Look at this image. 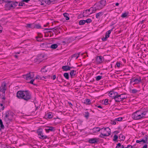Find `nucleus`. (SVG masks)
Wrapping results in <instances>:
<instances>
[{
  "label": "nucleus",
  "instance_id": "1",
  "mask_svg": "<svg viewBox=\"0 0 148 148\" xmlns=\"http://www.w3.org/2000/svg\"><path fill=\"white\" fill-rule=\"evenodd\" d=\"M16 97L19 99H23L28 101L32 99L30 92L28 90H19L16 93Z\"/></svg>",
  "mask_w": 148,
  "mask_h": 148
},
{
  "label": "nucleus",
  "instance_id": "2",
  "mask_svg": "<svg viewBox=\"0 0 148 148\" xmlns=\"http://www.w3.org/2000/svg\"><path fill=\"white\" fill-rule=\"evenodd\" d=\"M1 0H0V1ZM7 3L5 5V8L6 10H10L14 9L17 6L18 2L13 1H9L8 0H2Z\"/></svg>",
  "mask_w": 148,
  "mask_h": 148
},
{
  "label": "nucleus",
  "instance_id": "3",
  "mask_svg": "<svg viewBox=\"0 0 148 148\" xmlns=\"http://www.w3.org/2000/svg\"><path fill=\"white\" fill-rule=\"evenodd\" d=\"M14 113L10 110H8L4 114V120L7 124H8L12 121Z\"/></svg>",
  "mask_w": 148,
  "mask_h": 148
},
{
  "label": "nucleus",
  "instance_id": "4",
  "mask_svg": "<svg viewBox=\"0 0 148 148\" xmlns=\"http://www.w3.org/2000/svg\"><path fill=\"white\" fill-rule=\"evenodd\" d=\"M36 133L38 138L40 139L44 140L48 138L47 136L43 135L42 130L41 128L38 129L36 131Z\"/></svg>",
  "mask_w": 148,
  "mask_h": 148
},
{
  "label": "nucleus",
  "instance_id": "5",
  "mask_svg": "<svg viewBox=\"0 0 148 148\" xmlns=\"http://www.w3.org/2000/svg\"><path fill=\"white\" fill-rule=\"evenodd\" d=\"M106 2V0H101L98 3H95L94 6L96 5L97 7H98V9H101L105 6Z\"/></svg>",
  "mask_w": 148,
  "mask_h": 148
},
{
  "label": "nucleus",
  "instance_id": "6",
  "mask_svg": "<svg viewBox=\"0 0 148 148\" xmlns=\"http://www.w3.org/2000/svg\"><path fill=\"white\" fill-rule=\"evenodd\" d=\"M130 80V83H132L133 82L135 83L133 84V85L135 84H139L140 82H141V77H139L138 78H135V77H132Z\"/></svg>",
  "mask_w": 148,
  "mask_h": 148
},
{
  "label": "nucleus",
  "instance_id": "7",
  "mask_svg": "<svg viewBox=\"0 0 148 148\" xmlns=\"http://www.w3.org/2000/svg\"><path fill=\"white\" fill-rule=\"evenodd\" d=\"M99 139L98 138H89L88 142L90 144H97L98 143Z\"/></svg>",
  "mask_w": 148,
  "mask_h": 148
},
{
  "label": "nucleus",
  "instance_id": "8",
  "mask_svg": "<svg viewBox=\"0 0 148 148\" xmlns=\"http://www.w3.org/2000/svg\"><path fill=\"white\" fill-rule=\"evenodd\" d=\"M6 89V83L5 82H3L2 83L0 87V92H2L4 95Z\"/></svg>",
  "mask_w": 148,
  "mask_h": 148
},
{
  "label": "nucleus",
  "instance_id": "9",
  "mask_svg": "<svg viewBox=\"0 0 148 148\" xmlns=\"http://www.w3.org/2000/svg\"><path fill=\"white\" fill-rule=\"evenodd\" d=\"M114 28V27L110 30L108 31L106 33L105 37H103L102 38V40L103 41H105L107 40L108 38L109 37L110 34L111 32L113 30V29Z\"/></svg>",
  "mask_w": 148,
  "mask_h": 148
},
{
  "label": "nucleus",
  "instance_id": "10",
  "mask_svg": "<svg viewBox=\"0 0 148 148\" xmlns=\"http://www.w3.org/2000/svg\"><path fill=\"white\" fill-rule=\"evenodd\" d=\"M104 60V58L102 56H97L96 57V63L99 64L102 63Z\"/></svg>",
  "mask_w": 148,
  "mask_h": 148
},
{
  "label": "nucleus",
  "instance_id": "11",
  "mask_svg": "<svg viewBox=\"0 0 148 148\" xmlns=\"http://www.w3.org/2000/svg\"><path fill=\"white\" fill-rule=\"evenodd\" d=\"M47 128L45 129V130L47 133H49L50 131L54 132L56 130L55 127L52 126H47Z\"/></svg>",
  "mask_w": 148,
  "mask_h": 148
},
{
  "label": "nucleus",
  "instance_id": "12",
  "mask_svg": "<svg viewBox=\"0 0 148 148\" xmlns=\"http://www.w3.org/2000/svg\"><path fill=\"white\" fill-rule=\"evenodd\" d=\"M103 129V127L100 129L99 127H94L92 129H91L90 130L92 131V132L93 133H96L97 132H99L100 130H101Z\"/></svg>",
  "mask_w": 148,
  "mask_h": 148
},
{
  "label": "nucleus",
  "instance_id": "13",
  "mask_svg": "<svg viewBox=\"0 0 148 148\" xmlns=\"http://www.w3.org/2000/svg\"><path fill=\"white\" fill-rule=\"evenodd\" d=\"M139 111H136L135 112L133 113L132 115V118L134 120H138V113L139 112Z\"/></svg>",
  "mask_w": 148,
  "mask_h": 148
},
{
  "label": "nucleus",
  "instance_id": "14",
  "mask_svg": "<svg viewBox=\"0 0 148 148\" xmlns=\"http://www.w3.org/2000/svg\"><path fill=\"white\" fill-rule=\"evenodd\" d=\"M23 76L24 78L25 79L27 80L32 79V78L31 77L29 73L23 75Z\"/></svg>",
  "mask_w": 148,
  "mask_h": 148
},
{
  "label": "nucleus",
  "instance_id": "15",
  "mask_svg": "<svg viewBox=\"0 0 148 148\" xmlns=\"http://www.w3.org/2000/svg\"><path fill=\"white\" fill-rule=\"evenodd\" d=\"M70 75L71 78L73 77L74 76H75L76 74V71L75 70H71L70 72Z\"/></svg>",
  "mask_w": 148,
  "mask_h": 148
},
{
  "label": "nucleus",
  "instance_id": "16",
  "mask_svg": "<svg viewBox=\"0 0 148 148\" xmlns=\"http://www.w3.org/2000/svg\"><path fill=\"white\" fill-rule=\"evenodd\" d=\"M32 29L34 28H36L37 29H41L42 27L39 24H35L34 23V25H32Z\"/></svg>",
  "mask_w": 148,
  "mask_h": 148
},
{
  "label": "nucleus",
  "instance_id": "17",
  "mask_svg": "<svg viewBox=\"0 0 148 148\" xmlns=\"http://www.w3.org/2000/svg\"><path fill=\"white\" fill-rule=\"evenodd\" d=\"M126 94L125 93L122 94L120 95H119L118 93L117 95H114V99L115 101L116 100L119 99L120 97L121 96Z\"/></svg>",
  "mask_w": 148,
  "mask_h": 148
},
{
  "label": "nucleus",
  "instance_id": "18",
  "mask_svg": "<svg viewBox=\"0 0 148 148\" xmlns=\"http://www.w3.org/2000/svg\"><path fill=\"white\" fill-rule=\"evenodd\" d=\"M66 106L67 107L69 106V107L72 108L73 105L70 101L65 100V106Z\"/></svg>",
  "mask_w": 148,
  "mask_h": 148
},
{
  "label": "nucleus",
  "instance_id": "19",
  "mask_svg": "<svg viewBox=\"0 0 148 148\" xmlns=\"http://www.w3.org/2000/svg\"><path fill=\"white\" fill-rule=\"evenodd\" d=\"M53 116V115L52 113L50 112L48 113L47 114H46L45 116V117L49 119L52 118Z\"/></svg>",
  "mask_w": 148,
  "mask_h": 148
},
{
  "label": "nucleus",
  "instance_id": "20",
  "mask_svg": "<svg viewBox=\"0 0 148 148\" xmlns=\"http://www.w3.org/2000/svg\"><path fill=\"white\" fill-rule=\"evenodd\" d=\"M127 98V96H124L121 97V96L120 97L119 99L118 100H116V102H119L120 101H122L123 100L126 99Z\"/></svg>",
  "mask_w": 148,
  "mask_h": 148
},
{
  "label": "nucleus",
  "instance_id": "21",
  "mask_svg": "<svg viewBox=\"0 0 148 148\" xmlns=\"http://www.w3.org/2000/svg\"><path fill=\"white\" fill-rule=\"evenodd\" d=\"M38 36L36 37V38L37 41H41V40H38V38H42V35L41 33H38Z\"/></svg>",
  "mask_w": 148,
  "mask_h": 148
},
{
  "label": "nucleus",
  "instance_id": "22",
  "mask_svg": "<svg viewBox=\"0 0 148 148\" xmlns=\"http://www.w3.org/2000/svg\"><path fill=\"white\" fill-rule=\"evenodd\" d=\"M75 68L73 66H65V71H68L71 70V69H74Z\"/></svg>",
  "mask_w": 148,
  "mask_h": 148
},
{
  "label": "nucleus",
  "instance_id": "23",
  "mask_svg": "<svg viewBox=\"0 0 148 148\" xmlns=\"http://www.w3.org/2000/svg\"><path fill=\"white\" fill-rule=\"evenodd\" d=\"M141 142H143V144L147 143H146L145 139L144 140L143 139H140V140H137L136 141V143H139L140 144Z\"/></svg>",
  "mask_w": 148,
  "mask_h": 148
},
{
  "label": "nucleus",
  "instance_id": "24",
  "mask_svg": "<svg viewBox=\"0 0 148 148\" xmlns=\"http://www.w3.org/2000/svg\"><path fill=\"white\" fill-rule=\"evenodd\" d=\"M103 12H99L96 14V17L97 18H99L100 17L102 16L103 14Z\"/></svg>",
  "mask_w": 148,
  "mask_h": 148
},
{
  "label": "nucleus",
  "instance_id": "25",
  "mask_svg": "<svg viewBox=\"0 0 148 148\" xmlns=\"http://www.w3.org/2000/svg\"><path fill=\"white\" fill-rule=\"evenodd\" d=\"M37 57L41 62L43 60V58L44 57V55L42 54H40L38 55Z\"/></svg>",
  "mask_w": 148,
  "mask_h": 148
},
{
  "label": "nucleus",
  "instance_id": "26",
  "mask_svg": "<svg viewBox=\"0 0 148 148\" xmlns=\"http://www.w3.org/2000/svg\"><path fill=\"white\" fill-rule=\"evenodd\" d=\"M107 133H108V134L107 135L106 134H103L102 133V132H101V135H102V136H108L110 134V133H111V130L110 129H109V130H107Z\"/></svg>",
  "mask_w": 148,
  "mask_h": 148
},
{
  "label": "nucleus",
  "instance_id": "27",
  "mask_svg": "<svg viewBox=\"0 0 148 148\" xmlns=\"http://www.w3.org/2000/svg\"><path fill=\"white\" fill-rule=\"evenodd\" d=\"M47 66H44V67L41 69V71L42 73H45L48 71V69H46Z\"/></svg>",
  "mask_w": 148,
  "mask_h": 148
},
{
  "label": "nucleus",
  "instance_id": "28",
  "mask_svg": "<svg viewBox=\"0 0 148 148\" xmlns=\"http://www.w3.org/2000/svg\"><path fill=\"white\" fill-rule=\"evenodd\" d=\"M79 54L80 53H75L72 56L71 58H75V59H77L78 58V57L79 56Z\"/></svg>",
  "mask_w": 148,
  "mask_h": 148
},
{
  "label": "nucleus",
  "instance_id": "29",
  "mask_svg": "<svg viewBox=\"0 0 148 148\" xmlns=\"http://www.w3.org/2000/svg\"><path fill=\"white\" fill-rule=\"evenodd\" d=\"M92 9V11L91 13L90 14H91L92 13H94L97 10H99L100 9H98V7H97V8H96V7H91L90 9Z\"/></svg>",
  "mask_w": 148,
  "mask_h": 148
},
{
  "label": "nucleus",
  "instance_id": "30",
  "mask_svg": "<svg viewBox=\"0 0 148 148\" xmlns=\"http://www.w3.org/2000/svg\"><path fill=\"white\" fill-rule=\"evenodd\" d=\"M119 138L121 139V140L122 141H124L125 139V136L121 134L119 136Z\"/></svg>",
  "mask_w": 148,
  "mask_h": 148
},
{
  "label": "nucleus",
  "instance_id": "31",
  "mask_svg": "<svg viewBox=\"0 0 148 148\" xmlns=\"http://www.w3.org/2000/svg\"><path fill=\"white\" fill-rule=\"evenodd\" d=\"M89 113L88 112H85V114H84V116L86 118V119H88L89 117Z\"/></svg>",
  "mask_w": 148,
  "mask_h": 148
},
{
  "label": "nucleus",
  "instance_id": "32",
  "mask_svg": "<svg viewBox=\"0 0 148 148\" xmlns=\"http://www.w3.org/2000/svg\"><path fill=\"white\" fill-rule=\"evenodd\" d=\"M58 47V45L57 44H54L51 45L50 46V47L52 49H55L56 48Z\"/></svg>",
  "mask_w": 148,
  "mask_h": 148
},
{
  "label": "nucleus",
  "instance_id": "33",
  "mask_svg": "<svg viewBox=\"0 0 148 148\" xmlns=\"http://www.w3.org/2000/svg\"><path fill=\"white\" fill-rule=\"evenodd\" d=\"M56 0H48V1H46V4L48 5H50L51 3L52 2H53L55 1Z\"/></svg>",
  "mask_w": 148,
  "mask_h": 148
},
{
  "label": "nucleus",
  "instance_id": "34",
  "mask_svg": "<svg viewBox=\"0 0 148 148\" xmlns=\"http://www.w3.org/2000/svg\"><path fill=\"white\" fill-rule=\"evenodd\" d=\"M84 103L87 105H89L91 103L90 100L89 99H85Z\"/></svg>",
  "mask_w": 148,
  "mask_h": 148
},
{
  "label": "nucleus",
  "instance_id": "35",
  "mask_svg": "<svg viewBox=\"0 0 148 148\" xmlns=\"http://www.w3.org/2000/svg\"><path fill=\"white\" fill-rule=\"evenodd\" d=\"M39 1H40V4L41 5L46 6V5H45V3H46V1L39 0Z\"/></svg>",
  "mask_w": 148,
  "mask_h": 148
},
{
  "label": "nucleus",
  "instance_id": "36",
  "mask_svg": "<svg viewBox=\"0 0 148 148\" xmlns=\"http://www.w3.org/2000/svg\"><path fill=\"white\" fill-rule=\"evenodd\" d=\"M83 13H85V14L84 15H83V17L88 16L90 14L88 13L87 11L86 10L84 11Z\"/></svg>",
  "mask_w": 148,
  "mask_h": 148
},
{
  "label": "nucleus",
  "instance_id": "37",
  "mask_svg": "<svg viewBox=\"0 0 148 148\" xmlns=\"http://www.w3.org/2000/svg\"><path fill=\"white\" fill-rule=\"evenodd\" d=\"M46 77H44V76L42 77H41L40 76H39L38 75H37L36 76V77L35 78V79H42L43 80H44L45 79Z\"/></svg>",
  "mask_w": 148,
  "mask_h": 148
},
{
  "label": "nucleus",
  "instance_id": "38",
  "mask_svg": "<svg viewBox=\"0 0 148 148\" xmlns=\"http://www.w3.org/2000/svg\"><path fill=\"white\" fill-rule=\"evenodd\" d=\"M34 63H39L41 62V61H40V60H39L38 58L37 57L36 58H35L34 59Z\"/></svg>",
  "mask_w": 148,
  "mask_h": 148
},
{
  "label": "nucleus",
  "instance_id": "39",
  "mask_svg": "<svg viewBox=\"0 0 148 148\" xmlns=\"http://www.w3.org/2000/svg\"><path fill=\"white\" fill-rule=\"evenodd\" d=\"M85 23L84 20H81L79 22V25H84Z\"/></svg>",
  "mask_w": 148,
  "mask_h": 148
},
{
  "label": "nucleus",
  "instance_id": "40",
  "mask_svg": "<svg viewBox=\"0 0 148 148\" xmlns=\"http://www.w3.org/2000/svg\"><path fill=\"white\" fill-rule=\"evenodd\" d=\"M85 23H91L92 22V20L91 18H88L86 20H84Z\"/></svg>",
  "mask_w": 148,
  "mask_h": 148
},
{
  "label": "nucleus",
  "instance_id": "41",
  "mask_svg": "<svg viewBox=\"0 0 148 148\" xmlns=\"http://www.w3.org/2000/svg\"><path fill=\"white\" fill-rule=\"evenodd\" d=\"M128 14V12H125L124 13H123L121 16V17L123 18H125L127 16Z\"/></svg>",
  "mask_w": 148,
  "mask_h": 148
},
{
  "label": "nucleus",
  "instance_id": "42",
  "mask_svg": "<svg viewBox=\"0 0 148 148\" xmlns=\"http://www.w3.org/2000/svg\"><path fill=\"white\" fill-rule=\"evenodd\" d=\"M96 78V80L97 81H98L101 79L102 78V76H98L96 77H95Z\"/></svg>",
  "mask_w": 148,
  "mask_h": 148
},
{
  "label": "nucleus",
  "instance_id": "43",
  "mask_svg": "<svg viewBox=\"0 0 148 148\" xmlns=\"http://www.w3.org/2000/svg\"><path fill=\"white\" fill-rule=\"evenodd\" d=\"M36 79L35 78V79H32L28 83L30 84H33V85H35V86H37V84H35V83H34V80H35V79Z\"/></svg>",
  "mask_w": 148,
  "mask_h": 148
},
{
  "label": "nucleus",
  "instance_id": "44",
  "mask_svg": "<svg viewBox=\"0 0 148 148\" xmlns=\"http://www.w3.org/2000/svg\"><path fill=\"white\" fill-rule=\"evenodd\" d=\"M114 138L113 139V140L114 141H117V142L118 141L117 140V139L118 138V136L115 134L114 135V137H113Z\"/></svg>",
  "mask_w": 148,
  "mask_h": 148
},
{
  "label": "nucleus",
  "instance_id": "45",
  "mask_svg": "<svg viewBox=\"0 0 148 148\" xmlns=\"http://www.w3.org/2000/svg\"><path fill=\"white\" fill-rule=\"evenodd\" d=\"M69 14L65 12V19L66 20H69L70 19Z\"/></svg>",
  "mask_w": 148,
  "mask_h": 148
},
{
  "label": "nucleus",
  "instance_id": "46",
  "mask_svg": "<svg viewBox=\"0 0 148 148\" xmlns=\"http://www.w3.org/2000/svg\"><path fill=\"white\" fill-rule=\"evenodd\" d=\"M123 118L122 117H119L115 119V121H122Z\"/></svg>",
  "mask_w": 148,
  "mask_h": 148
},
{
  "label": "nucleus",
  "instance_id": "47",
  "mask_svg": "<svg viewBox=\"0 0 148 148\" xmlns=\"http://www.w3.org/2000/svg\"><path fill=\"white\" fill-rule=\"evenodd\" d=\"M148 112V110H145L141 113V114L143 116L145 115L146 114L147 112Z\"/></svg>",
  "mask_w": 148,
  "mask_h": 148
},
{
  "label": "nucleus",
  "instance_id": "48",
  "mask_svg": "<svg viewBox=\"0 0 148 148\" xmlns=\"http://www.w3.org/2000/svg\"><path fill=\"white\" fill-rule=\"evenodd\" d=\"M34 25V23L32 24H27V26L29 28L32 29V25Z\"/></svg>",
  "mask_w": 148,
  "mask_h": 148
},
{
  "label": "nucleus",
  "instance_id": "49",
  "mask_svg": "<svg viewBox=\"0 0 148 148\" xmlns=\"http://www.w3.org/2000/svg\"><path fill=\"white\" fill-rule=\"evenodd\" d=\"M103 104L106 105H108L109 104L108 99H106L104 100V102Z\"/></svg>",
  "mask_w": 148,
  "mask_h": 148
},
{
  "label": "nucleus",
  "instance_id": "50",
  "mask_svg": "<svg viewBox=\"0 0 148 148\" xmlns=\"http://www.w3.org/2000/svg\"><path fill=\"white\" fill-rule=\"evenodd\" d=\"M138 92V90L136 89H133L131 92V93L133 94L136 93Z\"/></svg>",
  "mask_w": 148,
  "mask_h": 148
},
{
  "label": "nucleus",
  "instance_id": "51",
  "mask_svg": "<svg viewBox=\"0 0 148 148\" xmlns=\"http://www.w3.org/2000/svg\"><path fill=\"white\" fill-rule=\"evenodd\" d=\"M112 92H113V91H110L109 93V96L110 97H112L113 99H114V95H112L113 94V93Z\"/></svg>",
  "mask_w": 148,
  "mask_h": 148
},
{
  "label": "nucleus",
  "instance_id": "52",
  "mask_svg": "<svg viewBox=\"0 0 148 148\" xmlns=\"http://www.w3.org/2000/svg\"><path fill=\"white\" fill-rule=\"evenodd\" d=\"M69 73H65V78L69 79Z\"/></svg>",
  "mask_w": 148,
  "mask_h": 148
},
{
  "label": "nucleus",
  "instance_id": "53",
  "mask_svg": "<svg viewBox=\"0 0 148 148\" xmlns=\"http://www.w3.org/2000/svg\"><path fill=\"white\" fill-rule=\"evenodd\" d=\"M144 117V116L142 115L141 114H138V117H137L138 120L139 119L141 118H143Z\"/></svg>",
  "mask_w": 148,
  "mask_h": 148
},
{
  "label": "nucleus",
  "instance_id": "54",
  "mask_svg": "<svg viewBox=\"0 0 148 148\" xmlns=\"http://www.w3.org/2000/svg\"><path fill=\"white\" fill-rule=\"evenodd\" d=\"M121 144L120 143H118L116 145L115 148H121Z\"/></svg>",
  "mask_w": 148,
  "mask_h": 148
},
{
  "label": "nucleus",
  "instance_id": "55",
  "mask_svg": "<svg viewBox=\"0 0 148 148\" xmlns=\"http://www.w3.org/2000/svg\"><path fill=\"white\" fill-rule=\"evenodd\" d=\"M29 74L30 75L31 77L32 78H33L34 77V73L33 72H29Z\"/></svg>",
  "mask_w": 148,
  "mask_h": 148
},
{
  "label": "nucleus",
  "instance_id": "56",
  "mask_svg": "<svg viewBox=\"0 0 148 148\" xmlns=\"http://www.w3.org/2000/svg\"><path fill=\"white\" fill-rule=\"evenodd\" d=\"M116 121L111 120L110 121V123L112 125H115L116 124V122H115Z\"/></svg>",
  "mask_w": 148,
  "mask_h": 148
},
{
  "label": "nucleus",
  "instance_id": "57",
  "mask_svg": "<svg viewBox=\"0 0 148 148\" xmlns=\"http://www.w3.org/2000/svg\"><path fill=\"white\" fill-rule=\"evenodd\" d=\"M1 106V109L2 110H4L5 107L4 106H3V104L2 103H0V107Z\"/></svg>",
  "mask_w": 148,
  "mask_h": 148
},
{
  "label": "nucleus",
  "instance_id": "58",
  "mask_svg": "<svg viewBox=\"0 0 148 148\" xmlns=\"http://www.w3.org/2000/svg\"><path fill=\"white\" fill-rule=\"evenodd\" d=\"M115 89H112L111 91H113V92H112L113 93V94L114 95H117L118 94V92H114V90H115Z\"/></svg>",
  "mask_w": 148,
  "mask_h": 148
},
{
  "label": "nucleus",
  "instance_id": "59",
  "mask_svg": "<svg viewBox=\"0 0 148 148\" xmlns=\"http://www.w3.org/2000/svg\"><path fill=\"white\" fill-rule=\"evenodd\" d=\"M69 136L68 134L65 133V139L68 140L69 139Z\"/></svg>",
  "mask_w": 148,
  "mask_h": 148
},
{
  "label": "nucleus",
  "instance_id": "60",
  "mask_svg": "<svg viewBox=\"0 0 148 148\" xmlns=\"http://www.w3.org/2000/svg\"><path fill=\"white\" fill-rule=\"evenodd\" d=\"M0 125V131L1 130V129H4V126L3 124V123L2 124H1Z\"/></svg>",
  "mask_w": 148,
  "mask_h": 148
},
{
  "label": "nucleus",
  "instance_id": "61",
  "mask_svg": "<svg viewBox=\"0 0 148 148\" xmlns=\"http://www.w3.org/2000/svg\"><path fill=\"white\" fill-rule=\"evenodd\" d=\"M103 129H104V130H103L104 132H107V130H109V129H110L109 128V127H107L106 128H103Z\"/></svg>",
  "mask_w": 148,
  "mask_h": 148
},
{
  "label": "nucleus",
  "instance_id": "62",
  "mask_svg": "<svg viewBox=\"0 0 148 148\" xmlns=\"http://www.w3.org/2000/svg\"><path fill=\"white\" fill-rule=\"evenodd\" d=\"M55 27L52 28H45L44 29V30H53L54 29L55 30H56V29H55Z\"/></svg>",
  "mask_w": 148,
  "mask_h": 148
},
{
  "label": "nucleus",
  "instance_id": "63",
  "mask_svg": "<svg viewBox=\"0 0 148 148\" xmlns=\"http://www.w3.org/2000/svg\"><path fill=\"white\" fill-rule=\"evenodd\" d=\"M22 2H22V1L21 2H19L18 4L19 6H23V4L22 3Z\"/></svg>",
  "mask_w": 148,
  "mask_h": 148
},
{
  "label": "nucleus",
  "instance_id": "64",
  "mask_svg": "<svg viewBox=\"0 0 148 148\" xmlns=\"http://www.w3.org/2000/svg\"><path fill=\"white\" fill-rule=\"evenodd\" d=\"M56 75H54L53 76L51 77V79H52L53 80H54L56 79Z\"/></svg>",
  "mask_w": 148,
  "mask_h": 148
}]
</instances>
